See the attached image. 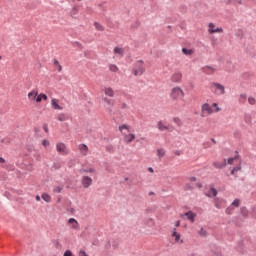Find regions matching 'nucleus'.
Instances as JSON below:
<instances>
[{
	"mask_svg": "<svg viewBox=\"0 0 256 256\" xmlns=\"http://www.w3.org/2000/svg\"><path fill=\"white\" fill-rule=\"evenodd\" d=\"M118 130L120 131L121 135L123 136V141L127 145L129 143H133L136 139V135L134 133H131V126L127 124H122L118 127Z\"/></svg>",
	"mask_w": 256,
	"mask_h": 256,
	"instance_id": "f257e3e1",
	"label": "nucleus"
},
{
	"mask_svg": "<svg viewBox=\"0 0 256 256\" xmlns=\"http://www.w3.org/2000/svg\"><path fill=\"white\" fill-rule=\"evenodd\" d=\"M221 108L217 103H213L212 106L209 103H204L201 106V117H207L209 115H213V113H219Z\"/></svg>",
	"mask_w": 256,
	"mask_h": 256,
	"instance_id": "f03ea898",
	"label": "nucleus"
},
{
	"mask_svg": "<svg viewBox=\"0 0 256 256\" xmlns=\"http://www.w3.org/2000/svg\"><path fill=\"white\" fill-rule=\"evenodd\" d=\"M27 97L29 101H31L32 103H41V101H47V99H49V97H47V94H43V93L39 94V90L37 89H32L28 93Z\"/></svg>",
	"mask_w": 256,
	"mask_h": 256,
	"instance_id": "7ed1b4c3",
	"label": "nucleus"
},
{
	"mask_svg": "<svg viewBox=\"0 0 256 256\" xmlns=\"http://www.w3.org/2000/svg\"><path fill=\"white\" fill-rule=\"evenodd\" d=\"M185 97V91L179 86L172 88L170 92V99L172 101H181Z\"/></svg>",
	"mask_w": 256,
	"mask_h": 256,
	"instance_id": "20e7f679",
	"label": "nucleus"
},
{
	"mask_svg": "<svg viewBox=\"0 0 256 256\" xmlns=\"http://www.w3.org/2000/svg\"><path fill=\"white\" fill-rule=\"evenodd\" d=\"M235 156L228 158V165H233V163H235V161H239L238 165L233 167L231 169V175H235V173H237V171H241V157L239 156V152L235 151Z\"/></svg>",
	"mask_w": 256,
	"mask_h": 256,
	"instance_id": "39448f33",
	"label": "nucleus"
},
{
	"mask_svg": "<svg viewBox=\"0 0 256 256\" xmlns=\"http://www.w3.org/2000/svg\"><path fill=\"white\" fill-rule=\"evenodd\" d=\"M210 89L214 95H223L225 93V86L219 84L217 82H213L210 84Z\"/></svg>",
	"mask_w": 256,
	"mask_h": 256,
	"instance_id": "423d86ee",
	"label": "nucleus"
},
{
	"mask_svg": "<svg viewBox=\"0 0 256 256\" xmlns=\"http://www.w3.org/2000/svg\"><path fill=\"white\" fill-rule=\"evenodd\" d=\"M145 73V66H143V61H138L134 67V75L135 77H140Z\"/></svg>",
	"mask_w": 256,
	"mask_h": 256,
	"instance_id": "0eeeda50",
	"label": "nucleus"
},
{
	"mask_svg": "<svg viewBox=\"0 0 256 256\" xmlns=\"http://www.w3.org/2000/svg\"><path fill=\"white\" fill-rule=\"evenodd\" d=\"M56 151L60 155H68L69 154V149H67V146L65 143L59 142L56 144Z\"/></svg>",
	"mask_w": 256,
	"mask_h": 256,
	"instance_id": "6e6552de",
	"label": "nucleus"
},
{
	"mask_svg": "<svg viewBox=\"0 0 256 256\" xmlns=\"http://www.w3.org/2000/svg\"><path fill=\"white\" fill-rule=\"evenodd\" d=\"M182 80H183V73H181V71L174 72L170 77V81L172 83H181Z\"/></svg>",
	"mask_w": 256,
	"mask_h": 256,
	"instance_id": "1a4fd4ad",
	"label": "nucleus"
},
{
	"mask_svg": "<svg viewBox=\"0 0 256 256\" xmlns=\"http://www.w3.org/2000/svg\"><path fill=\"white\" fill-rule=\"evenodd\" d=\"M208 33L213 35L214 33H223V28L216 27L213 22L208 24Z\"/></svg>",
	"mask_w": 256,
	"mask_h": 256,
	"instance_id": "9d476101",
	"label": "nucleus"
},
{
	"mask_svg": "<svg viewBox=\"0 0 256 256\" xmlns=\"http://www.w3.org/2000/svg\"><path fill=\"white\" fill-rule=\"evenodd\" d=\"M81 184L83 185L84 189H89V187L93 185V179L89 176H83L81 179Z\"/></svg>",
	"mask_w": 256,
	"mask_h": 256,
	"instance_id": "9b49d317",
	"label": "nucleus"
},
{
	"mask_svg": "<svg viewBox=\"0 0 256 256\" xmlns=\"http://www.w3.org/2000/svg\"><path fill=\"white\" fill-rule=\"evenodd\" d=\"M171 237H173L175 243H177L178 245H182L183 239H181V234L179 232H177V228H174L172 230Z\"/></svg>",
	"mask_w": 256,
	"mask_h": 256,
	"instance_id": "f8f14e48",
	"label": "nucleus"
},
{
	"mask_svg": "<svg viewBox=\"0 0 256 256\" xmlns=\"http://www.w3.org/2000/svg\"><path fill=\"white\" fill-rule=\"evenodd\" d=\"M181 217H186L190 223H195V217H197V214L193 211H188L184 213Z\"/></svg>",
	"mask_w": 256,
	"mask_h": 256,
	"instance_id": "ddd939ff",
	"label": "nucleus"
},
{
	"mask_svg": "<svg viewBox=\"0 0 256 256\" xmlns=\"http://www.w3.org/2000/svg\"><path fill=\"white\" fill-rule=\"evenodd\" d=\"M67 224L70 225L71 229H79V222L75 218H70Z\"/></svg>",
	"mask_w": 256,
	"mask_h": 256,
	"instance_id": "4468645a",
	"label": "nucleus"
},
{
	"mask_svg": "<svg viewBox=\"0 0 256 256\" xmlns=\"http://www.w3.org/2000/svg\"><path fill=\"white\" fill-rule=\"evenodd\" d=\"M202 71L203 73H206V75H213L217 69H215L213 66H204Z\"/></svg>",
	"mask_w": 256,
	"mask_h": 256,
	"instance_id": "2eb2a0df",
	"label": "nucleus"
},
{
	"mask_svg": "<svg viewBox=\"0 0 256 256\" xmlns=\"http://www.w3.org/2000/svg\"><path fill=\"white\" fill-rule=\"evenodd\" d=\"M51 105H52V108L56 109L57 111L63 110V108L61 107V105H59V100L56 99V98H53V99L51 100Z\"/></svg>",
	"mask_w": 256,
	"mask_h": 256,
	"instance_id": "dca6fc26",
	"label": "nucleus"
},
{
	"mask_svg": "<svg viewBox=\"0 0 256 256\" xmlns=\"http://www.w3.org/2000/svg\"><path fill=\"white\" fill-rule=\"evenodd\" d=\"M104 95L107 97H115V91L111 87L104 88Z\"/></svg>",
	"mask_w": 256,
	"mask_h": 256,
	"instance_id": "f3484780",
	"label": "nucleus"
},
{
	"mask_svg": "<svg viewBox=\"0 0 256 256\" xmlns=\"http://www.w3.org/2000/svg\"><path fill=\"white\" fill-rule=\"evenodd\" d=\"M79 151H80L81 155L85 156L89 152V147H87V145H85V144H81L79 146Z\"/></svg>",
	"mask_w": 256,
	"mask_h": 256,
	"instance_id": "a211bd4d",
	"label": "nucleus"
},
{
	"mask_svg": "<svg viewBox=\"0 0 256 256\" xmlns=\"http://www.w3.org/2000/svg\"><path fill=\"white\" fill-rule=\"evenodd\" d=\"M183 55H186L187 57H191L193 53H195L194 49H188V48H182Z\"/></svg>",
	"mask_w": 256,
	"mask_h": 256,
	"instance_id": "6ab92c4d",
	"label": "nucleus"
},
{
	"mask_svg": "<svg viewBox=\"0 0 256 256\" xmlns=\"http://www.w3.org/2000/svg\"><path fill=\"white\" fill-rule=\"evenodd\" d=\"M125 53V50L121 47H115L114 48V54L118 55L119 57H123V54Z\"/></svg>",
	"mask_w": 256,
	"mask_h": 256,
	"instance_id": "aec40b11",
	"label": "nucleus"
},
{
	"mask_svg": "<svg viewBox=\"0 0 256 256\" xmlns=\"http://www.w3.org/2000/svg\"><path fill=\"white\" fill-rule=\"evenodd\" d=\"M58 121H69V116L65 113H61L57 116Z\"/></svg>",
	"mask_w": 256,
	"mask_h": 256,
	"instance_id": "412c9836",
	"label": "nucleus"
},
{
	"mask_svg": "<svg viewBox=\"0 0 256 256\" xmlns=\"http://www.w3.org/2000/svg\"><path fill=\"white\" fill-rule=\"evenodd\" d=\"M144 223H145V225H148V227L155 226V220L153 218H146Z\"/></svg>",
	"mask_w": 256,
	"mask_h": 256,
	"instance_id": "4be33fe9",
	"label": "nucleus"
},
{
	"mask_svg": "<svg viewBox=\"0 0 256 256\" xmlns=\"http://www.w3.org/2000/svg\"><path fill=\"white\" fill-rule=\"evenodd\" d=\"M165 153L166 151L163 148L157 149V157H159V159H163V157H165Z\"/></svg>",
	"mask_w": 256,
	"mask_h": 256,
	"instance_id": "5701e85b",
	"label": "nucleus"
},
{
	"mask_svg": "<svg viewBox=\"0 0 256 256\" xmlns=\"http://www.w3.org/2000/svg\"><path fill=\"white\" fill-rule=\"evenodd\" d=\"M158 129H159V131H167V129H169V127H167V125H165V123L159 121L158 122Z\"/></svg>",
	"mask_w": 256,
	"mask_h": 256,
	"instance_id": "b1692460",
	"label": "nucleus"
},
{
	"mask_svg": "<svg viewBox=\"0 0 256 256\" xmlns=\"http://www.w3.org/2000/svg\"><path fill=\"white\" fill-rule=\"evenodd\" d=\"M198 235L200 237H207L209 235V232H207L205 228H200V230L198 231Z\"/></svg>",
	"mask_w": 256,
	"mask_h": 256,
	"instance_id": "393cba45",
	"label": "nucleus"
},
{
	"mask_svg": "<svg viewBox=\"0 0 256 256\" xmlns=\"http://www.w3.org/2000/svg\"><path fill=\"white\" fill-rule=\"evenodd\" d=\"M103 101H104V103H107L110 107H113V105H115V100H113V99H109L107 97H104Z\"/></svg>",
	"mask_w": 256,
	"mask_h": 256,
	"instance_id": "a878e982",
	"label": "nucleus"
},
{
	"mask_svg": "<svg viewBox=\"0 0 256 256\" xmlns=\"http://www.w3.org/2000/svg\"><path fill=\"white\" fill-rule=\"evenodd\" d=\"M41 198L43 199V201H45L46 203H51V196L47 193H43Z\"/></svg>",
	"mask_w": 256,
	"mask_h": 256,
	"instance_id": "bb28decb",
	"label": "nucleus"
},
{
	"mask_svg": "<svg viewBox=\"0 0 256 256\" xmlns=\"http://www.w3.org/2000/svg\"><path fill=\"white\" fill-rule=\"evenodd\" d=\"M243 35H245V32L243 31V29H238L237 31H236V37H237V39H243Z\"/></svg>",
	"mask_w": 256,
	"mask_h": 256,
	"instance_id": "cd10ccee",
	"label": "nucleus"
},
{
	"mask_svg": "<svg viewBox=\"0 0 256 256\" xmlns=\"http://www.w3.org/2000/svg\"><path fill=\"white\" fill-rule=\"evenodd\" d=\"M109 70H110L112 73H117V71H119V67H117V65H115V64H110V65H109Z\"/></svg>",
	"mask_w": 256,
	"mask_h": 256,
	"instance_id": "c85d7f7f",
	"label": "nucleus"
},
{
	"mask_svg": "<svg viewBox=\"0 0 256 256\" xmlns=\"http://www.w3.org/2000/svg\"><path fill=\"white\" fill-rule=\"evenodd\" d=\"M208 197H217V190L215 188H210L208 192Z\"/></svg>",
	"mask_w": 256,
	"mask_h": 256,
	"instance_id": "c756f323",
	"label": "nucleus"
},
{
	"mask_svg": "<svg viewBox=\"0 0 256 256\" xmlns=\"http://www.w3.org/2000/svg\"><path fill=\"white\" fill-rule=\"evenodd\" d=\"M240 213H241L242 216L247 217V215H249V210H247L246 207H241L240 208Z\"/></svg>",
	"mask_w": 256,
	"mask_h": 256,
	"instance_id": "7c9ffc66",
	"label": "nucleus"
},
{
	"mask_svg": "<svg viewBox=\"0 0 256 256\" xmlns=\"http://www.w3.org/2000/svg\"><path fill=\"white\" fill-rule=\"evenodd\" d=\"M94 27L97 31H105V28L103 27V25L99 24V22H95Z\"/></svg>",
	"mask_w": 256,
	"mask_h": 256,
	"instance_id": "2f4dec72",
	"label": "nucleus"
},
{
	"mask_svg": "<svg viewBox=\"0 0 256 256\" xmlns=\"http://www.w3.org/2000/svg\"><path fill=\"white\" fill-rule=\"evenodd\" d=\"M195 189V187H193V185H191L190 183H186L184 185V191H193Z\"/></svg>",
	"mask_w": 256,
	"mask_h": 256,
	"instance_id": "473e14b6",
	"label": "nucleus"
},
{
	"mask_svg": "<svg viewBox=\"0 0 256 256\" xmlns=\"http://www.w3.org/2000/svg\"><path fill=\"white\" fill-rule=\"evenodd\" d=\"M230 205H232V207H239V205H241V200L239 198H236Z\"/></svg>",
	"mask_w": 256,
	"mask_h": 256,
	"instance_id": "72a5a7b5",
	"label": "nucleus"
},
{
	"mask_svg": "<svg viewBox=\"0 0 256 256\" xmlns=\"http://www.w3.org/2000/svg\"><path fill=\"white\" fill-rule=\"evenodd\" d=\"M247 101V94H240L239 103L243 104Z\"/></svg>",
	"mask_w": 256,
	"mask_h": 256,
	"instance_id": "f704fd0d",
	"label": "nucleus"
},
{
	"mask_svg": "<svg viewBox=\"0 0 256 256\" xmlns=\"http://www.w3.org/2000/svg\"><path fill=\"white\" fill-rule=\"evenodd\" d=\"M54 65L57 67V70L59 71V73L63 71V66H61L58 60H54Z\"/></svg>",
	"mask_w": 256,
	"mask_h": 256,
	"instance_id": "c9c22d12",
	"label": "nucleus"
},
{
	"mask_svg": "<svg viewBox=\"0 0 256 256\" xmlns=\"http://www.w3.org/2000/svg\"><path fill=\"white\" fill-rule=\"evenodd\" d=\"M82 173L93 174V173H95V169L94 168H82Z\"/></svg>",
	"mask_w": 256,
	"mask_h": 256,
	"instance_id": "e433bc0d",
	"label": "nucleus"
},
{
	"mask_svg": "<svg viewBox=\"0 0 256 256\" xmlns=\"http://www.w3.org/2000/svg\"><path fill=\"white\" fill-rule=\"evenodd\" d=\"M233 211H235V207L232 206V204H230V206H228L227 209H226V213L228 215H231L233 213Z\"/></svg>",
	"mask_w": 256,
	"mask_h": 256,
	"instance_id": "4c0bfd02",
	"label": "nucleus"
},
{
	"mask_svg": "<svg viewBox=\"0 0 256 256\" xmlns=\"http://www.w3.org/2000/svg\"><path fill=\"white\" fill-rule=\"evenodd\" d=\"M63 191V186H56L53 189V193H61Z\"/></svg>",
	"mask_w": 256,
	"mask_h": 256,
	"instance_id": "58836bf2",
	"label": "nucleus"
},
{
	"mask_svg": "<svg viewBox=\"0 0 256 256\" xmlns=\"http://www.w3.org/2000/svg\"><path fill=\"white\" fill-rule=\"evenodd\" d=\"M226 65H228V67L226 68V71H233L234 66L231 64V61H227Z\"/></svg>",
	"mask_w": 256,
	"mask_h": 256,
	"instance_id": "ea45409f",
	"label": "nucleus"
},
{
	"mask_svg": "<svg viewBox=\"0 0 256 256\" xmlns=\"http://www.w3.org/2000/svg\"><path fill=\"white\" fill-rule=\"evenodd\" d=\"M244 121H245V123H251V115H249V114H245L244 115Z\"/></svg>",
	"mask_w": 256,
	"mask_h": 256,
	"instance_id": "a19ab883",
	"label": "nucleus"
},
{
	"mask_svg": "<svg viewBox=\"0 0 256 256\" xmlns=\"http://www.w3.org/2000/svg\"><path fill=\"white\" fill-rule=\"evenodd\" d=\"M42 145H43V147H49L51 145V143L49 142V140L44 139V140H42Z\"/></svg>",
	"mask_w": 256,
	"mask_h": 256,
	"instance_id": "79ce46f5",
	"label": "nucleus"
},
{
	"mask_svg": "<svg viewBox=\"0 0 256 256\" xmlns=\"http://www.w3.org/2000/svg\"><path fill=\"white\" fill-rule=\"evenodd\" d=\"M248 103H249L250 105H255V103H256L255 98H254V97H249V98H248Z\"/></svg>",
	"mask_w": 256,
	"mask_h": 256,
	"instance_id": "37998d69",
	"label": "nucleus"
},
{
	"mask_svg": "<svg viewBox=\"0 0 256 256\" xmlns=\"http://www.w3.org/2000/svg\"><path fill=\"white\" fill-rule=\"evenodd\" d=\"M63 256H75L71 250H66L63 254Z\"/></svg>",
	"mask_w": 256,
	"mask_h": 256,
	"instance_id": "c03bdc74",
	"label": "nucleus"
},
{
	"mask_svg": "<svg viewBox=\"0 0 256 256\" xmlns=\"http://www.w3.org/2000/svg\"><path fill=\"white\" fill-rule=\"evenodd\" d=\"M214 166H216L217 169H223V164H221L219 162H214Z\"/></svg>",
	"mask_w": 256,
	"mask_h": 256,
	"instance_id": "a18cd8bd",
	"label": "nucleus"
},
{
	"mask_svg": "<svg viewBox=\"0 0 256 256\" xmlns=\"http://www.w3.org/2000/svg\"><path fill=\"white\" fill-rule=\"evenodd\" d=\"M188 181H190V183H195V181H197V177L191 176L188 178Z\"/></svg>",
	"mask_w": 256,
	"mask_h": 256,
	"instance_id": "49530a36",
	"label": "nucleus"
},
{
	"mask_svg": "<svg viewBox=\"0 0 256 256\" xmlns=\"http://www.w3.org/2000/svg\"><path fill=\"white\" fill-rule=\"evenodd\" d=\"M7 161L5 160V158L0 157V165L5 164Z\"/></svg>",
	"mask_w": 256,
	"mask_h": 256,
	"instance_id": "de8ad7c7",
	"label": "nucleus"
},
{
	"mask_svg": "<svg viewBox=\"0 0 256 256\" xmlns=\"http://www.w3.org/2000/svg\"><path fill=\"white\" fill-rule=\"evenodd\" d=\"M196 187H198V189H201L203 187V184L201 182L196 183Z\"/></svg>",
	"mask_w": 256,
	"mask_h": 256,
	"instance_id": "09e8293b",
	"label": "nucleus"
},
{
	"mask_svg": "<svg viewBox=\"0 0 256 256\" xmlns=\"http://www.w3.org/2000/svg\"><path fill=\"white\" fill-rule=\"evenodd\" d=\"M175 227H181V221H176V223H175Z\"/></svg>",
	"mask_w": 256,
	"mask_h": 256,
	"instance_id": "8fccbe9b",
	"label": "nucleus"
},
{
	"mask_svg": "<svg viewBox=\"0 0 256 256\" xmlns=\"http://www.w3.org/2000/svg\"><path fill=\"white\" fill-rule=\"evenodd\" d=\"M43 129H44V131H45L46 133H48L49 129L47 128V125H44V126H43Z\"/></svg>",
	"mask_w": 256,
	"mask_h": 256,
	"instance_id": "3c124183",
	"label": "nucleus"
},
{
	"mask_svg": "<svg viewBox=\"0 0 256 256\" xmlns=\"http://www.w3.org/2000/svg\"><path fill=\"white\" fill-rule=\"evenodd\" d=\"M149 173H154L153 167L148 168Z\"/></svg>",
	"mask_w": 256,
	"mask_h": 256,
	"instance_id": "603ef678",
	"label": "nucleus"
},
{
	"mask_svg": "<svg viewBox=\"0 0 256 256\" xmlns=\"http://www.w3.org/2000/svg\"><path fill=\"white\" fill-rule=\"evenodd\" d=\"M36 201H41V196L37 195L36 196Z\"/></svg>",
	"mask_w": 256,
	"mask_h": 256,
	"instance_id": "864d4df0",
	"label": "nucleus"
},
{
	"mask_svg": "<svg viewBox=\"0 0 256 256\" xmlns=\"http://www.w3.org/2000/svg\"><path fill=\"white\" fill-rule=\"evenodd\" d=\"M216 207L219 209L221 206H219V202L216 200L215 202Z\"/></svg>",
	"mask_w": 256,
	"mask_h": 256,
	"instance_id": "5fc2aeb1",
	"label": "nucleus"
},
{
	"mask_svg": "<svg viewBox=\"0 0 256 256\" xmlns=\"http://www.w3.org/2000/svg\"><path fill=\"white\" fill-rule=\"evenodd\" d=\"M174 123H179V118H174Z\"/></svg>",
	"mask_w": 256,
	"mask_h": 256,
	"instance_id": "6e6d98bb",
	"label": "nucleus"
},
{
	"mask_svg": "<svg viewBox=\"0 0 256 256\" xmlns=\"http://www.w3.org/2000/svg\"><path fill=\"white\" fill-rule=\"evenodd\" d=\"M211 141H212L213 143H217V142L215 141V139H213V138L211 139Z\"/></svg>",
	"mask_w": 256,
	"mask_h": 256,
	"instance_id": "4d7b16f0",
	"label": "nucleus"
},
{
	"mask_svg": "<svg viewBox=\"0 0 256 256\" xmlns=\"http://www.w3.org/2000/svg\"><path fill=\"white\" fill-rule=\"evenodd\" d=\"M175 155H180L179 151H177V152L175 153Z\"/></svg>",
	"mask_w": 256,
	"mask_h": 256,
	"instance_id": "13d9d810",
	"label": "nucleus"
},
{
	"mask_svg": "<svg viewBox=\"0 0 256 256\" xmlns=\"http://www.w3.org/2000/svg\"><path fill=\"white\" fill-rule=\"evenodd\" d=\"M246 75H249V74H244V77H245Z\"/></svg>",
	"mask_w": 256,
	"mask_h": 256,
	"instance_id": "bf43d9fd",
	"label": "nucleus"
}]
</instances>
